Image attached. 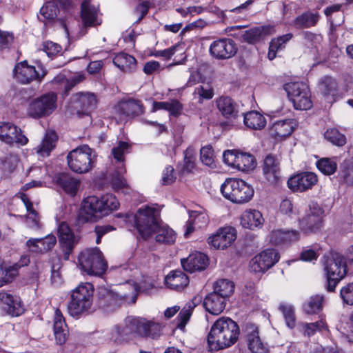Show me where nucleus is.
<instances>
[{"label": "nucleus", "instance_id": "1", "mask_svg": "<svg viewBox=\"0 0 353 353\" xmlns=\"http://www.w3.org/2000/svg\"><path fill=\"white\" fill-rule=\"evenodd\" d=\"M240 334L238 324L229 317H220L212 325L208 336L209 347L219 350L233 345Z\"/></svg>", "mask_w": 353, "mask_h": 353}, {"label": "nucleus", "instance_id": "2", "mask_svg": "<svg viewBox=\"0 0 353 353\" xmlns=\"http://www.w3.org/2000/svg\"><path fill=\"white\" fill-rule=\"evenodd\" d=\"M119 203L112 194L98 197L88 196L85 198L80 209V216L85 221L95 222L118 209Z\"/></svg>", "mask_w": 353, "mask_h": 353}, {"label": "nucleus", "instance_id": "3", "mask_svg": "<svg viewBox=\"0 0 353 353\" xmlns=\"http://www.w3.org/2000/svg\"><path fill=\"white\" fill-rule=\"evenodd\" d=\"M94 286L85 282L78 285L70 293V300L68 304V310L70 316L78 319L92 311Z\"/></svg>", "mask_w": 353, "mask_h": 353}, {"label": "nucleus", "instance_id": "4", "mask_svg": "<svg viewBox=\"0 0 353 353\" xmlns=\"http://www.w3.org/2000/svg\"><path fill=\"white\" fill-rule=\"evenodd\" d=\"M159 216L160 212L156 206L145 205L134 214L128 215L127 219L133 223L141 236L146 239L152 236L156 225L160 221Z\"/></svg>", "mask_w": 353, "mask_h": 353}, {"label": "nucleus", "instance_id": "5", "mask_svg": "<svg viewBox=\"0 0 353 353\" xmlns=\"http://www.w3.org/2000/svg\"><path fill=\"white\" fill-rule=\"evenodd\" d=\"M77 267L88 275L102 276L108 268L102 252L98 248H86L77 256Z\"/></svg>", "mask_w": 353, "mask_h": 353}, {"label": "nucleus", "instance_id": "6", "mask_svg": "<svg viewBox=\"0 0 353 353\" xmlns=\"http://www.w3.org/2000/svg\"><path fill=\"white\" fill-rule=\"evenodd\" d=\"M223 196L232 203L242 204L250 201L254 196L253 188L245 181L227 179L221 186Z\"/></svg>", "mask_w": 353, "mask_h": 353}, {"label": "nucleus", "instance_id": "7", "mask_svg": "<svg viewBox=\"0 0 353 353\" xmlns=\"http://www.w3.org/2000/svg\"><path fill=\"white\" fill-rule=\"evenodd\" d=\"M95 161V152L88 145L77 147L70 151L67 156L70 169L79 174L86 173L91 170Z\"/></svg>", "mask_w": 353, "mask_h": 353}, {"label": "nucleus", "instance_id": "8", "mask_svg": "<svg viewBox=\"0 0 353 353\" xmlns=\"http://www.w3.org/2000/svg\"><path fill=\"white\" fill-rule=\"evenodd\" d=\"M324 270L327 278L326 288L327 291L333 292L347 274L345 258L338 254L327 258L324 263Z\"/></svg>", "mask_w": 353, "mask_h": 353}, {"label": "nucleus", "instance_id": "9", "mask_svg": "<svg viewBox=\"0 0 353 353\" xmlns=\"http://www.w3.org/2000/svg\"><path fill=\"white\" fill-rule=\"evenodd\" d=\"M57 100V95L54 92L35 98L29 103L27 114L33 119L48 117L56 109Z\"/></svg>", "mask_w": 353, "mask_h": 353}, {"label": "nucleus", "instance_id": "10", "mask_svg": "<svg viewBox=\"0 0 353 353\" xmlns=\"http://www.w3.org/2000/svg\"><path fill=\"white\" fill-rule=\"evenodd\" d=\"M284 88L296 110H305L312 108L311 94L307 84L290 82L285 84Z\"/></svg>", "mask_w": 353, "mask_h": 353}, {"label": "nucleus", "instance_id": "11", "mask_svg": "<svg viewBox=\"0 0 353 353\" xmlns=\"http://www.w3.org/2000/svg\"><path fill=\"white\" fill-rule=\"evenodd\" d=\"M139 318L128 317L123 325H116L111 331V340L123 343L139 334Z\"/></svg>", "mask_w": 353, "mask_h": 353}, {"label": "nucleus", "instance_id": "12", "mask_svg": "<svg viewBox=\"0 0 353 353\" xmlns=\"http://www.w3.org/2000/svg\"><path fill=\"white\" fill-rule=\"evenodd\" d=\"M14 77L21 83H30L34 80L41 82L47 74L46 69L41 65H39V70L35 67L29 65L27 61L18 63L13 70Z\"/></svg>", "mask_w": 353, "mask_h": 353}, {"label": "nucleus", "instance_id": "13", "mask_svg": "<svg viewBox=\"0 0 353 353\" xmlns=\"http://www.w3.org/2000/svg\"><path fill=\"white\" fill-rule=\"evenodd\" d=\"M324 210L316 202L309 205L307 215L300 221V228L305 233L316 232L323 226Z\"/></svg>", "mask_w": 353, "mask_h": 353}, {"label": "nucleus", "instance_id": "14", "mask_svg": "<svg viewBox=\"0 0 353 353\" xmlns=\"http://www.w3.org/2000/svg\"><path fill=\"white\" fill-rule=\"evenodd\" d=\"M279 258V254L276 250L266 249L250 261V269L256 273L265 272L277 263Z\"/></svg>", "mask_w": 353, "mask_h": 353}, {"label": "nucleus", "instance_id": "15", "mask_svg": "<svg viewBox=\"0 0 353 353\" xmlns=\"http://www.w3.org/2000/svg\"><path fill=\"white\" fill-rule=\"evenodd\" d=\"M210 54L219 60H225L233 57L237 52L235 42L228 38L214 41L210 46Z\"/></svg>", "mask_w": 353, "mask_h": 353}, {"label": "nucleus", "instance_id": "16", "mask_svg": "<svg viewBox=\"0 0 353 353\" xmlns=\"http://www.w3.org/2000/svg\"><path fill=\"white\" fill-rule=\"evenodd\" d=\"M57 234L60 245L63 251V258L65 260H68L70 254L78 244L80 238L79 235L74 234L72 230L65 222H62L59 225Z\"/></svg>", "mask_w": 353, "mask_h": 353}, {"label": "nucleus", "instance_id": "17", "mask_svg": "<svg viewBox=\"0 0 353 353\" xmlns=\"http://www.w3.org/2000/svg\"><path fill=\"white\" fill-rule=\"evenodd\" d=\"M236 239V230L232 227H224L209 236L208 243L215 249L224 250L230 246Z\"/></svg>", "mask_w": 353, "mask_h": 353}, {"label": "nucleus", "instance_id": "18", "mask_svg": "<svg viewBox=\"0 0 353 353\" xmlns=\"http://www.w3.org/2000/svg\"><path fill=\"white\" fill-rule=\"evenodd\" d=\"M249 350L252 353H268L269 349L259 336V327L252 323H247L243 328Z\"/></svg>", "mask_w": 353, "mask_h": 353}, {"label": "nucleus", "instance_id": "19", "mask_svg": "<svg viewBox=\"0 0 353 353\" xmlns=\"http://www.w3.org/2000/svg\"><path fill=\"white\" fill-rule=\"evenodd\" d=\"M145 107L141 100L130 99L121 101L115 107V112L121 120L132 119L142 114Z\"/></svg>", "mask_w": 353, "mask_h": 353}, {"label": "nucleus", "instance_id": "20", "mask_svg": "<svg viewBox=\"0 0 353 353\" xmlns=\"http://www.w3.org/2000/svg\"><path fill=\"white\" fill-rule=\"evenodd\" d=\"M0 139L10 145L17 143L22 145H26L28 141L21 129L8 122L0 123Z\"/></svg>", "mask_w": 353, "mask_h": 353}, {"label": "nucleus", "instance_id": "21", "mask_svg": "<svg viewBox=\"0 0 353 353\" xmlns=\"http://www.w3.org/2000/svg\"><path fill=\"white\" fill-rule=\"evenodd\" d=\"M317 176L313 172H302L290 177L288 186L293 192H303L311 189L317 182Z\"/></svg>", "mask_w": 353, "mask_h": 353}, {"label": "nucleus", "instance_id": "22", "mask_svg": "<svg viewBox=\"0 0 353 353\" xmlns=\"http://www.w3.org/2000/svg\"><path fill=\"white\" fill-rule=\"evenodd\" d=\"M263 174L271 185H276L281 179V168L279 160L274 156L268 155L263 161Z\"/></svg>", "mask_w": 353, "mask_h": 353}, {"label": "nucleus", "instance_id": "23", "mask_svg": "<svg viewBox=\"0 0 353 353\" xmlns=\"http://www.w3.org/2000/svg\"><path fill=\"white\" fill-rule=\"evenodd\" d=\"M57 243L56 237L52 235H47L41 239H30L26 245L29 252L35 254H45L53 249Z\"/></svg>", "mask_w": 353, "mask_h": 353}, {"label": "nucleus", "instance_id": "24", "mask_svg": "<svg viewBox=\"0 0 353 353\" xmlns=\"http://www.w3.org/2000/svg\"><path fill=\"white\" fill-rule=\"evenodd\" d=\"M0 301L3 305V309L12 316H19L23 312L19 297L13 296L10 293L1 291Z\"/></svg>", "mask_w": 353, "mask_h": 353}, {"label": "nucleus", "instance_id": "25", "mask_svg": "<svg viewBox=\"0 0 353 353\" xmlns=\"http://www.w3.org/2000/svg\"><path fill=\"white\" fill-rule=\"evenodd\" d=\"M296 123L293 119L277 120L273 122L270 128L271 136L276 139H281L290 136L294 130Z\"/></svg>", "mask_w": 353, "mask_h": 353}, {"label": "nucleus", "instance_id": "26", "mask_svg": "<svg viewBox=\"0 0 353 353\" xmlns=\"http://www.w3.org/2000/svg\"><path fill=\"white\" fill-rule=\"evenodd\" d=\"M189 283V277L181 270L171 271L165 278L166 287L177 292L185 289Z\"/></svg>", "mask_w": 353, "mask_h": 353}, {"label": "nucleus", "instance_id": "27", "mask_svg": "<svg viewBox=\"0 0 353 353\" xmlns=\"http://www.w3.org/2000/svg\"><path fill=\"white\" fill-rule=\"evenodd\" d=\"M320 19L321 15L318 11L309 10L297 16L292 25L299 30L307 29L316 26Z\"/></svg>", "mask_w": 353, "mask_h": 353}, {"label": "nucleus", "instance_id": "28", "mask_svg": "<svg viewBox=\"0 0 353 353\" xmlns=\"http://www.w3.org/2000/svg\"><path fill=\"white\" fill-rule=\"evenodd\" d=\"M208 256L201 252L192 253L188 258L181 259L183 268L190 272L204 270L208 265Z\"/></svg>", "mask_w": 353, "mask_h": 353}, {"label": "nucleus", "instance_id": "29", "mask_svg": "<svg viewBox=\"0 0 353 353\" xmlns=\"http://www.w3.org/2000/svg\"><path fill=\"white\" fill-rule=\"evenodd\" d=\"M216 106L221 114L227 119H236L241 114L239 105L228 97H221L216 100Z\"/></svg>", "mask_w": 353, "mask_h": 353}, {"label": "nucleus", "instance_id": "30", "mask_svg": "<svg viewBox=\"0 0 353 353\" xmlns=\"http://www.w3.org/2000/svg\"><path fill=\"white\" fill-rule=\"evenodd\" d=\"M81 17L85 27L97 26L101 23V20L98 17L97 8L92 5L89 0L82 2Z\"/></svg>", "mask_w": 353, "mask_h": 353}, {"label": "nucleus", "instance_id": "31", "mask_svg": "<svg viewBox=\"0 0 353 353\" xmlns=\"http://www.w3.org/2000/svg\"><path fill=\"white\" fill-rule=\"evenodd\" d=\"M53 330L56 343L59 345L64 344L68 339V330L64 317L59 309L54 312Z\"/></svg>", "mask_w": 353, "mask_h": 353}, {"label": "nucleus", "instance_id": "32", "mask_svg": "<svg viewBox=\"0 0 353 353\" xmlns=\"http://www.w3.org/2000/svg\"><path fill=\"white\" fill-rule=\"evenodd\" d=\"M299 236L296 230H276L270 233V241L272 244L284 245L298 241Z\"/></svg>", "mask_w": 353, "mask_h": 353}, {"label": "nucleus", "instance_id": "33", "mask_svg": "<svg viewBox=\"0 0 353 353\" xmlns=\"http://www.w3.org/2000/svg\"><path fill=\"white\" fill-rule=\"evenodd\" d=\"M226 299L212 292L208 294L203 301L205 310L213 315L221 313L225 307Z\"/></svg>", "mask_w": 353, "mask_h": 353}, {"label": "nucleus", "instance_id": "34", "mask_svg": "<svg viewBox=\"0 0 353 353\" xmlns=\"http://www.w3.org/2000/svg\"><path fill=\"white\" fill-rule=\"evenodd\" d=\"M125 165L117 166V169L112 174L110 185L112 188L116 192H121L124 194H128L130 191V187L127 179L124 177L125 173Z\"/></svg>", "mask_w": 353, "mask_h": 353}, {"label": "nucleus", "instance_id": "35", "mask_svg": "<svg viewBox=\"0 0 353 353\" xmlns=\"http://www.w3.org/2000/svg\"><path fill=\"white\" fill-rule=\"evenodd\" d=\"M209 217L205 212L192 211L190 213V219L186 223L184 236L187 238L195 230L201 229L208 225Z\"/></svg>", "mask_w": 353, "mask_h": 353}, {"label": "nucleus", "instance_id": "36", "mask_svg": "<svg viewBox=\"0 0 353 353\" xmlns=\"http://www.w3.org/2000/svg\"><path fill=\"white\" fill-rule=\"evenodd\" d=\"M152 236L157 243L163 244H172L176 240V233L168 225L159 221L156 225Z\"/></svg>", "mask_w": 353, "mask_h": 353}, {"label": "nucleus", "instance_id": "37", "mask_svg": "<svg viewBox=\"0 0 353 353\" xmlns=\"http://www.w3.org/2000/svg\"><path fill=\"white\" fill-rule=\"evenodd\" d=\"M20 199L26 206L28 212L26 221L27 226L33 230L40 229V217L37 211L33 208V203L28 195L24 193L20 194Z\"/></svg>", "mask_w": 353, "mask_h": 353}, {"label": "nucleus", "instance_id": "38", "mask_svg": "<svg viewBox=\"0 0 353 353\" xmlns=\"http://www.w3.org/2000/svg\"><path fill=\"white\" fill-rule=\"evenodd\" d=\"M139 336L157 339L161 335L162 326L160 323L153 321H148L139 318Z\"/></svg>", "mask_w": 353, "mask_h": 353}, {"label": "nucleus", "instance_id": "39", "mask_svg": "<svg viewBox=\"0 0 353 353\" xmlns=\"http://www.w3.org/2000/svg\"><path fill=\"white\" fill-rule=\"evenodd\" d=\"M263 218L261 213L256 210H246L241 215V224L245 228L254 230L263 225Z\"/></svg>", "mask_w": 353, "mask_h": 353}, {"label": "nucleus", "instance_id": "40", "mask_svg": "<svg viewBox=\"0 0 353 353\" xmlns=\"http://www.w3.org/2000/svg\"><path fill=\"white\" fill-rule=\"evenodd\" d=\"M58 137L54 130H48L41 143L36 148L37 153L41 157H48L55 148Z\"/></svg>", "mask_w": 353, "mask_h": 353}, {"label": "nucleus", "instance_id": "41", "mask_svg": "<svg viewBox=\"0 0 353 353\" xmlns=\"http://www.w3.org/2000/svg\"><path fill=\"white\" fill-rule=\"evenodd\" d=\"M113 63L124 72H132L137 68L136 59L124 52L116 54L113 58Z\"/></svg>", "mask_w": 353, "mask_h": 353}, {"label": "nucleus", "instance_id": "42", "mask_svg": "<svg viewBox=\"0 0 353 353\" xmlns=\"http://www.w3.org/2000/svg\"><path fill=\"white\" fill-rule=\"evenodd\" d=\"M243 115L245 125L252 130H259L266 125V119L263 114L257 111H250L247 113L241 112Z\"/></svg>", "mask_w": 353, "mask_h": 353}, {"label": "nucleus", "instance_id": "43", "mask_svg": "<svg viewBox=\"0 0 353 353\" xmlns=\"http://www.w3.org/2000/svg\"><path fill=\"white\" fill-rule=\"evenodd\" d=\"M85 79V74L82 72L76 74L71 79H68L63 74H59L52 80V83L64 87L65 94L68 92L77 84L81 83Z\"/></svg>", "mask_w": 353, "mask_h": 353}, {"label": "nucleus", "instance_id": "44", "mask_svg": "<svg viewBox=\"0 0 353 353\" xmlns=\"http://www.w3.org/2000/svg\"><path fill=\"white\" fill-rule=\"evenodd\" d=\"M203 299L201 295H196L192 299L191 303L187 304L179 312L177 319L179 323L177 327L180 329L183 328L187 322L189 321L192 314V311L197 305H199Z\"/></svg>", "mask_w": 353, "mask_h": 353}, {"label": "nucleus", "instance_id": "45", "mask_svg": "<svg viewBox=\"0 0 353 353\" xmlns=\"http://www.w3.org/2000/svg\"><path fill=\"white\" fill-rule=\"evenodd\" d=\"M68 0H52L46 3L40 9V14L44 20H52L59 13L58 4L65 6Z\"/></svg>", "mask_w": 353, "mask_h": 353}, {"label": "nucleus", "instance_id": "46", "mask_svg": "<svg viewBox=\"0 0 353 353\" xmlns=\"http://www.w3.org/2000/svg\"><path fill=\"white\" fill-rule=\"evenodd\" d=\"M182 109V104L179 101L173 99L170 101H154L152 112L165 110L169 112L171 115L176 117L181 114Z\"/></svg>", "mask_w": 353, "mask_h": 353}, {"label": "nucleus", "instance_id": "47", "mask_svg": "<svg viewBox=\"0 0 353 353\" xmlns=\"http://www.w3.org/2000/svg\"><path fill=\"white\" fill-rule=\"evenodd\" d=\"M326 328V323L324 320L321 319L314 323L299 322L296 325V330L304 336L310 337L314 335L317 331H321Z\"/></svg>", "mask_w": 353, "mask_h": 353}, {"label": "nucleus", "instance_id": "48", "mask_svg": "<svg viewBox=\"0 0 353 353\" xmlns=\"http://www.w3.org/2000/svg\"><path fill=\"white\" fill-rule=\"evenodd\" d=\"M57 183L65 192L72 194L76 193L80 183L78 179L66 173L58 176Z\"/></svg>", "mask_w": 353, "mask_h": 353}, {"label": "nucleus", "instance_id": "49", "mask_svg": "<svg viewBox=\"0 0 353 353\" xmlns=\"http://www.w3.org/2000/svg\"><path fill=\"white\" fill-rule=\"evenodd\" d=\"M324 297L322 295L311 296L306 300L302 306L305 313L307 314H316L323 310Z\"/></svg>", "mask_w": 353, "mask_h": 353}, {"label": "nucleus", "instance_id": "50", "mask_svg": "<svg viewBox=\"0 0 353 353\" xmlns=\"http://www.w3.org/2000/svg\"><path fill=\"white\" fill-rule=\"evenodd\" d=\"M97 97L93 93H79L77 101V108L80 107L82 111L88 114L97 106Z\"/></svg>", "mask_w": 353, "mask_h": 353}, {"label": "nucleus", "instance_id": "51", "mask_svg": "<svg viewBox=\"0 0 353 353\" xmlns=\"http://www.w3.org/2000/svg\"><path fill=\"white\" fill-rule=\"evenodd\" d=\"M319 88L323 96L328 99L329 97H333L337 94L338 83L332 77L326 76L321 79Z\"/></svg>", "mask_w": 353, "mask_h": 353}, {"label": "nucleus", "instance_id": "52", "mask_svg": "<svg viewBox=\"0 0 353 353\" xmlns=\"http://www.w3.org/2000/svg\"><path fill=\"white\" fill-rule=\"evenodd\" d=\"M19 265H8L0 264V287L6 283L11 282L18 274Z\"/></svg>", "mask_w": 353, "mask_h": 353}, {"label": "nucleus", "instance_id": "53", "mask_svg": "<svg viewBox=\"0 0 353 353\" xmlns=\"http://www.w3.org/2000/svg\"><path fill=\"white\" fill-rule=\"evenodd\" d=\"M255 167L254 157L250 154L239 152L235 168L243 172H248Z\"/></svg>", "mask_w": 353, "mask_h": 353}, {"label": "nucleus", "instance_id": "54", "mask_svg": "<svg viewBox=\"0 0 353 353\" xmlns=\"http://www.w3.org/2000/svg\"><path fill=\"white\" fill-rule=\"evenodd\" d=\"M234 285L232 281L228 279H219L214 285V292L227 298L232 294Z\"/></svg>", "mask_w": 353, "mask_h": 353}, {"label": "nucleus", "instance_id": "55", "mask_svg": "<svg viewBox=\"0 0 353 353\" xmlns=\"http://www.w3.org/2000/svg\"><path fill=\"white\" fill-rule=\"evenodd\" d=\"M130 145L125 141H119L117 146L112 149V154L117 166H121L124 164L125 154L130 152Z\"/></svg>", "mask_w": 353, "mask_h": 353}, {"label": "nucleus", "instance_id": "56", "mask_svg": "<svg viewBox=\"0 0 353 353\" xmlns=\"http://www.w3.org/2000/svg\"><path fill=\"white\" fill-rule=\"evenodd\" d=\"M279 310L283 314L286 325L292 329L296 327V316L294 308L292 305L282 303L279 305Z\"/></svg>", "mask_w": 353, "mask_h": 353}, {"label": "nucleus", "instance_id": "57", "mask_svg": "<svg viewBox=\"0 0 353 353\" xmlns=\"http://www.w3.org/2000/svg\"><path fill=\"white\" fill-rule=\"evenodd\" d=\"M324 137L326 140L337 146H343L346 143L345 136L335 128L327 130Z\"/></svg>", "mask_w": 353, "mask_h": 353}, {"label": "nucleus", "instance_id": "58", "mask_svg": "<svg viewBox=\"0 0 353 353\" xmlns=\"http://www.w3.org/2000/svg\"><path fill=\"white\" fill-rule=\"evenodd\" d=\"M117 294L106 288H100L97 291L99 304L105 307L111 304L117 298Z\"/></svg>", "mask_w": 353, "mask_h": 353}, {"label": "nucleus", "instance_id": "59", "mask_svg": "<svg viewBox=\"0 0 353 353\" xmlns=\"http://www.w3.org/2000/svg\"><path fill=\"white\" fill-rule=\"evenodd\" d=\"M18 157L13 154H9L1 159V169L7 173L12 172L17 166Z\"/></svg>", "mask_w": 353, "mask_h": 353}, {"label": "nucleus", "instance_id": "60", "mask_svg": "<svg viewBox=\"0 0 353 353\" xmlns=\"http://www.w3.org/2000/svg\"><path fill=\"white\" fill-rule=\"evenodd\" d=\"M263 32L264 30L263 28L254 27L245 30L241 35V37L244 41L249 43H253L261 38Z\"/></svg>", "mask_w": 353, "mask_h": 353}, {"label": "nucleus", "instance_id": "61", "mask_svg": "<svg viewBox=\"0 0 353 353\" xmlns=\"http://www.w3.org/2000/svg\"><path fill=\"white\" fill-rule=\"evenodd\" d=\"M184 164L182 170L183 172H190L194 168L195 151L191 146L188 147L183 152Z\"/></svg>", "mask_w": 353, "mask_h": 353}, {"label": "nucleus", "instance_id": "62", "mask_svg": "<svg viewBox=\"0 0 353 353\" xmlns=\"http://www.w3.org/2000/svg\"><path fill=\"white\" fill-rule=\"evenodd\" d=\"M318 169L326 175L334 174L337 168L336 163L330 159H322L316 163Z\"/></svg>", "mask_w": 353, "mask_h": 353}, {"label": "nucleus", "instance_id": "63", "mask_svg": "<svg viewBox=\"0 0 353 353\" xmlns=\"http://www.w3.org/2000/svg\"><path fill=\"white\" fill-rule=\"evenodd\" d=\"M200 159L203 164L212 167L214 162V150L211 145H205L200 150Z\"/></svg>", "mask_w": 353, "mask_h": 353}, {"label": "nucleus", "instance_id": "64", "mask_svg": "<svg viewBox=\"0 0 353 353\" xmlns=\"http://www.w3.org/2000/svg\"><path fill=\"white\" fill-rule=\"evenodd\" d=\"M340 296L344 304L353 305V282L348 283L341 289Z\"/></svg>", "mask_w": 353, "mask_h": 353}]
</instances>
